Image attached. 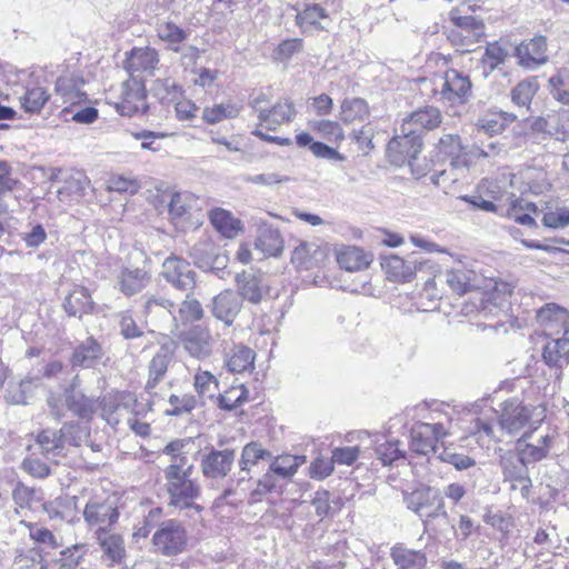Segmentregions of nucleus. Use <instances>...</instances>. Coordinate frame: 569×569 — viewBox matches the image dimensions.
Segmentation results:
<instances>
[{
  "label": "nucleus",
  "mask_w": 569,
  "mask_h": 569,
  "mask_svg": "<svg viewBox=\"0 0 569 569\" xmlns=\"http://www.w3.org/2000/svg\"><path fill=\"white\" fill-rule=\"evenodd\" d=\"M443 405L429 408L427 403L413 408L415 417L421 418L410 429V449L419 455L437 453V443L448 436L453 435L455 423L451 412Z\"/></svg>",
  "instance_id": "f257e3e1"
},
{
  "label": "nucleus",
  "mask_w": 569,
  "mask_h": 569,
  "mask_svg": "<svg viewBox=\"0 0 569 569\" xmlns=\"http://www.w3.org/2000/svg\"><path fill=\"white\" fill-rule=\"evenodd\" d=\"M469 76L457 69L447 68L421 81V90L436 101L449 106H461L471 94Z\"/></svg>",
  "instance_id": "f03ea898"
},
{
  "label": "nucleus",
  "mask_w": 569,
  "mask_h": 569,
  "mask_svg": "<svg viewBox=\"0 0 569 569\" xmlns=\"http://www.w3.org/2000/svg\"><path fill=\"white\" fill-rule=\"evenodd\" d=\"M193 471L179 470V466L166 467L163 470L169 506L179 510H194L199 513L202 507L196 503L200 497L201 488L191 479Z\"/></svg>",
  "instance_id": "7ed1b4c3"
},
{
  "label": "nucleus",
  "mask_w": 569,
  "mask_h": 569,
  "mask_svg": "<svg viewBox=\"0 0 569 569\" xmlns=\"http://www.w3.org/2000/svg\"><path fill=\"white\" fill-rule=\"evenodd\" d=\"M546 418V409L542 406H525L519 399L512 398L503 402L498 426L501 431L517 435L526 427L532 429Z\"/></svg>",
  "instance_id": "20e7f679"
},
{
  "label": "nucleus",
  "mask_w": 569,
  "mask_h": 569,
  "mask_svg": "<svg viewBox=\"0 0 569 569\" xmlns=\"http://www.w3.org/2000/svg\"><path fill=\"white\" fill-rule=\"evenodd\" d=\"M82 516L88 528L108 530L119 519L117 501L107 493L93 495L87 501Z\"/></svg>",
  "instance_id": "39448f33"
},
{
  "label": "nucleus",
  "mask_w": 569,
  "mask_h": 569,
  "mask_svg": "<svg viewBox=\"0 0 569 569\" xmlns=\"http://www.w3.org/2000/svg\"><path fill=\"white\" fill-rule=\"evenodd\" d=\"M403 502L410 511L425 519V521L441 515L447 516L440 491L429 486L418 487L410 492L405 491Z\"/></svg>",
  "instance_id": "423d86ee"
},
{
  "label": "nucleus",
  "mask_w": 569,
  "mask_h": 569,
  "mask_svg": "<svg viewBox=\"0 0 569 569\" xmlns=\"http://www.w3.org/2000/svg\"><path fill=\"white\" fill-rule=\"evenodd\" d=\"M556 437V429L537 425L518 440L517 452L529 463L538 462L548 456Z\"/></svg>",
  "instance_id": "0eeeda50"
},
{
  "label": "nucleus",
  "mask_w": 569,
  "mask_h": 569,
  "mask_svg": "<svg viewBox=\"0 0 569 569\" xmlns=\"http://www.w3.org/2000/svg\"><path fill=\"white\" fill-rule=\"evenodd\" d=\"M152 550L164 557H173L182 553L188 543V536L184 527L174 519L160 523L152 535Z\"/></svg>",
  "instance_id": "6e6552de"
},
{
  "label": "nucleus",
  "mask_w": 569,
  "mask_h": 569,
  "mask_svg": "<svg viewBox=\"0 0 569 569\" xmlns=\"http://www.w3.org/2000/svg\"><path fill=\"white\" fill-rule=\"evenodd\" d=\"M264 102H267V98L263 93H260L250 101V107L257 113L258 127L274 131L278 127L292 121L296 110L289 100H279L271 108L263 106Z\"/></svg>",
  "instance_id": "1a4fd4ad"
},
{
  "label": "nucleus",
  "mask_w": 569,
  "mask_h": 569,
  "mask_svg": "<svg viewBox=\"0 0 569 569\" xmlns=\"http://www.w3.org/2000/svg\"><path fill=\"white\" fill-rule=\"evenodd\" d=\"M422 149L421 134L417 129L402 122L400 133L395 136L387 146V152L393 163L408 162L410 166Z\"/></svg>",
  "instance_id": "9d476101"
},
{
  "label": "nucleus",
  "mask_w": 569,
  "mask_h": 569,
  "mask_svg": "<svg viewBox=\"0 0 569 569\" xmlns=\"http://www.w3.org/2000/svg\"><path fill=\"white\" fill-rule=\"evenodd\" d=\"M468 411L471 417L466 431L470 436H475L482 441L500 440L493 425L497 411L487 403V400L482 399L472 403Z\"/></svg>",
  "instance_id": "9b49d317"
},
{
  "label": "nucleus",
  "mask_w": 569,
  "mask_h": 569,
  "mask_svg": "<svg viewBox=\"0 0 569 569\" xmlns=\"http://www.w3.org/2000/svg\"><path fill=\"white\" fill-rule=\"evenodd\" d=\"M500 465L505 481L510 483V489L519 490L523 499H529L532 487L527 467L529 462L523 460L518 452H509L501 457Z\"/></svg>",
  "instance_id": "f8f14e48"
},
{
  "label": "nucleus",
  "mask_w": 569,
  "mask_h": 569,
  "mask_svg": "<svg viewBox=\"0 0 569 569\" xmlns=\"http://www.w3.org/2000/svg\"><path fill=\"white\" fill-rule=\"evenodd\" d=\"M116 108L126 117L142 114L147 111V91L142 79L132 77L122 83L120 100L116 103Z\"/></svg>",
  "instance_id": "ddd939ff"
},
{
  "label": "nucleus",
  "mask_w": 569,
  "mask_h": 569,
  "mask_svg": "<svg viewBox=\"0 0 569 569\" xmlns=\"http://www.w3.org/2000/svg\"><path fill=\"white\" fill-rule=\"evenodd\" d=\"M513 287L505 281H495L490 289L480 293L479 311L485 317H497L500 313H506L509 310Z\"/></svg>",
  "instance_id": "4468645a"
},
{
  "label": "nucleus",
  "mask_w": 569,
  "mask_h": 569,
  "mask_svg": "<svg viewBox=\"0 0 569 569\" xmlns=\"http://www.w3.org/2000/svg\"><path fill=\"white\" fill-rule=\"evenodd\" d=\"M161 274L174 288L182 291H190L196 286V272L189 262L174 256L163 261Z\"/></svg>",
  "instance_id": "2eb2a0df"
},
{
  "label": "nucleus",
  "mask_w": 569,
  "mask_h": 569,
  "mask_svg": "<svg viewBox=\"0 0 569 569\" xmlns=\"http://www.w3.org/2000/svg\"><path fill=\"white\" fill-rule=\"evenodd\" d=\"M518 64L528 70H535L548 61L547 39L542 36L522 41L515 49Z\"/></svg>",
  "instance_id": "dca6fc26"
},
{
  "label": "nucleus",
  "mask_w": 569,
  "mask_h": 569,
  "mask_svg": "<svg viewBox=\"0 0 569 569\" xmlns=\"http://www.w3.org/2000/svg\"><path fill=\"white\" fill-rule=\"evenodd\" d=\"M537 321L547 337L569 332V313L565 308L548 303L537 311Z\"/></svg>",
  "instance_id": "f3484780"
},
{
  "label": "nucleus",
  "mask_w": 569,
  "mask_h": 569,
  "mask_svg": "<svg viewBox=\"0 0 569 569\" xmlns=\"http://www.w3.org/2000/svg\"><path fill=\"white\" fill-rule=\"evenodd\" d=\"M234 462V451L231 449L216 450L202 456L200 468L202 475L210 479H222L232 469Z\"/></svg>",
  "instance_id": "a211bd4d"
},
{
  "label": "nucleus",
  "mask_w": 569,
  "mask_h": 569,
  "mask_svg": "<svg viewBox=\"0 0 569 569\" xmlns=\"http://www.w3.org/2000/svg\"><path fill=\"white\" fill-rule=\"evenodd\" d=\"M182 343L191 357L203 360L211 356L214 339L208 328L194 326L184 335Z\"/></svg>",
  "instance_id": "6ab92c4d"
},
{
  "label": "nucleus",
  "mask_w": 569,
  "mask_h": 569,
  "mask_svg": "<svg viewBox=\"0 0 569 569\" xmlns=\"http://www.w3.org/2000/svg\"><path fill=\"white\" fill-rule=\"evenodd\" d=\"M159 63L158 52L149 47L133 48L123 62L124 69L130 74V78L137 77L141 73L151 74Z\"/></svg>",
  "instance_id": "aec40b11"
},
{
  "label": "nucleus",
  "mask_w": 569,
  "mask_h": 569,
  "mask_svg": "<svg viewBox=\"0 0 569 569\" xmlns=\"http://www.w3.org/2000/svg\"><path fill=\"white\" fill-rule=\"evenodd\" d=\"M84 80L74 74L61 76L56 81V93L67 107H76L87 101V93L82 90Z\"/></svg>",
  "instance_id": "412c9836"
},
{
  "label": "nucleus",
  "mask_w": 569,
  "mask_h": 569,
  "mask_svg": "<svg viewBox=\"0 0 569 569\" xmlns=\"http://www.w3.org/2000/svg\"><path fill=\"white\" fill-rule=\"evenodd\" d=\"M326 259L327 249L315 241L300 242L291 256L292 263L305 270L321 266Z\"/></svg>",
  "instance_id": "4be33fe9"
},
{
  "label": "nucleus",
  "mask_w": 569,
  "mask_h": 569,
  "mask_svg": "<svg viewBox=\"0 0 569 569\" xmlns=\"http://www.w3.org/2000/svg\"><path fill=\"white\" fill-rule=\"evenodd\" d=\"M241 308V298L232 290H224L213 298L211 311L218 320L231 326Z\"/></svg>",
  "instance_id": "5701e85b"
},
{
  "label": "nucleus",
  "mask_w": 569,
  "mask_h": 569,
  "mask_svg": "<svg viewBox=\"0 0 569 569\" xmlns=\"http://www.w3.org/2000/svg\"><path fill=\"white\" fill-rule=\"evenodd\" d=\"M94 538L102 551V557L110 561V566L121 563L126 557L123 537L108 530L94 531Z\"/></svg>",
  "instance_id": "b1692460"
},
{
  "label": "nucleus",
  "mask_w": 569,
  "mask_h": 569,
  "mask_svg": "<svg viewBox=\"0 0 569 569\" xmlns=\"http://www.w3.org/2000/svg\"><path fill=\"white\" fill-rule=\"evenodd\" d=\"M296 24L302 33H313L326 29L325 21L329 19L325 8L319 4H307L302 10L295 8Z\"/></svg>",
  "instance_id": "393cba45"
},
{
  "label": "nucleus",
  "mask_w": 569,
  "mask_h": 569,
  "mask_svg": "<svg viewBox=\"0 0 569 569\" xmlns=\"http://www.w3.org/2000/svg\"><path fill=\"white\" fill-rule=\"evenodd\" d=\"M381 266L387 274V278L396 282L411 281L418 270L417 261H406L399 256L391 254L386 257Z\"/></svg>",
  "instance_id": "a878e982"
},
{
  "label": "nucleus",
  "mask_w": 569,
  "mask_h": 569,
  "mask_svg": "<svg viewBox=\"0 0 569 569\" xmlns=\"http://www.w3.org/2000/svg\"><path fill=\"white\" fill-rule=\"evenodd\" d=\"M390 556L397 569H425L428 563L422 550L410 549L403 545L392 547Z\"/></svg>",
  "instance_id": "bb28decb"
},
{
  "label": "nucleus",
  "mask_w": 569,
  "mask_h": 569,
  "mask_svg": "<svg viewBox=\"0 0 569 569\" xmlns=\"http://www.w3.org/2000/svg\"><path fill=\"white\" fill-rule=\"evenodd\" d=\"M39 386V378L27 377L20 381H10L6 390L4 399L10 405H27Z\"/></svg>",
  "instance_id": "cd10ccee"
},
{
  "label": "nucleus",
  "mask_w": 569,
  "mask_h": 569,
  "mask_svg": "<svg viewBox=\"0 0 569 569\" xmlns=\"http://www.w3.org/2000/svg\"><path fill=\"white\" fill-rule=\"evenodd\" d=\"M236 282L239 295L242 299H246L251 303H259L261 301L266 287L263 286L260 276L244 271L237 274Z\"/></svg>",
  "instance_id": "c85d7f7f"
},
{
  "label": "nucleus",
  "mask_w": 569,
  "mask_h": 569,
  "mask_svg": "<svg viewBox=\"0 0 569 569\" xmlns=\"http://www.w3.org/2000/svg\"><path fill=\"white\" fill-rule=\"evenodd\" d=\"M171 360L172 349L169 346H162L153 356L149 365V379L146 383L148 392H151L158 382L163 379Z\"/></svg>",
  "instance_id": "c756f323"
},
{
  "label": "nucleus",
  "mask_w": 569,
  "mask_h": 569,
  "mask_svg": "<svg viewBox=\"0 0 569 569\" xmlns=\"http://www.w3.org/2000/svg\"><path fill=\"white\" fill-rule=\"evenodd\" d=\"M150 281L148 272L141 268H123L119 274V289L126 296L140 292Z\"/></svg>",
  "instance_id": "7c9ffc66"
},
{
  "label": "nucleus",
  "mask_w": 569,
  "mask_h": 569,
  "mask_svg": "<svg viewBox=\"0 0 569 569\" xmlns=\"http://www.w3.org/2000/svg\"><path fill=\"white\" fill-rule=\"evenodd\" d=\"M63 308L69 316L81 318L93 309V301L86 288L77 287L66 297Z\"/></svg>",
  "instance_id": "2f4dec72"
},
{
  "label": "nucleus",
  "mask_w": 569,
  "mask_h": 569,
  "mask_svg": "<svg viewBox=\"0 0 569 569\" xmlns=\"http://www.w3.org/2000/svg\"><path fill=\"white\" fill-rule=\"evenodd\" d=\"M403 123L409 124L410 128L417 129L421 134L422 130L435 129L441 123V113L436 107H425L409 114L403 119Z\"/></svg>",
  "instance_id": "473e14b6"
},
{
  "label": "nucleus",
  "mask_w": 569,
  "mask_h": 569,
  "mask_svg": "<svg viewBox=\"0 0 569 569\" xmlns=\"http://www.w3.org/2000/svg\"><path fill=\"white\" fill-rule=\"evenodd\" d=\"M516 119L513 113L506 111L488 113L478 120L477 131L492 137L501 133Z\"/></svg>",
  "instance_id": "72a5a7b5"
},
{
  "label": "nucleus",
  "mask_w": 569,
  "mask_h": 569,
  "mask_svg": "<svg viewBox=\"0 0 569 569\" xmlns=\"http://www.w3.org/2000/svg\"><path fill=\"white\" fill-rule=\"evenodd\" d=\"M337 262L347 271H360L370 263L369 257L362 249L355 246H347L337 252Z\"/></svg>",
  "instance_id": "f704fd0d"
},
{
  "label": "nucleus",
  "mask_w": 569,
  "mask_h": 569,
  "mask_svg": "<svg viewBox=\"0 0 569 569\" xmlns=\"http://www.w3.org/2000/svg\"><path fill=\"white\" fill-rule=\"evenodd\" d=\"M66 405L68 409L82 419H89L98 409L99 403L71 388L66 391Z\"/></svg>",
  "instance_id": "c9c22d12"
},
{
  "label": "nucleus",
  "mask_w": 569,
  "mask_h": 569,
  "mask_svg": "<svg viewBox=\"0 0 569 569\" xmlns=\"http://www.w3.org/2000/svg\"><path fill=\"white\" fill-rule=\"evenodd\" d=\"M542 358L549 366L561 367L569 362V339L552 338L543 348Z\"/></svg>",
  "instance_id": "e433bc0d"
},
{
  "label": "nucleus",
  "mask_w": 569,
  "mask_h": 569,
  "mask_svg": "<svg viewBox=\"0 0 569 569\" xmlns=\"http://www.w3.org/2000/svg\"><path fill=\"white\" fill-rule=\"evenodd\" d=\"M152 92L162 103H176L183 98L184 90L177 80L166 77L153 81Z\"/></svg>",
  "instance_id": "4c0bfd02"
},
{
  "label": "nucleus",
  "mask_w": 569,
  "mask_h": 569,
  "mask_svg": "<svg viewBox=\"0 0 569 569\" xmlns=\"http://www.w3.org/2000/svg\"><path fill=\"white\" fill-rule=\"evenodd\" d=\"M254 352L252 349L239 345L228 353L226 366L229 371L241 373L253 368Z\"/></svg>",
  "instance_id": "58836bf2"
},
{
  "label": "nucleus",
  "mask_w": 569,
  "mask_h": 569,
  "mask_svg": "<svg viewBox=\"0 0 569 569\" xmlns=\"http://www.w3.org/2000/svg\"><path fill=\"white\" fill-rule=\"evenodd\" d=\"M254 247L266 256L277 257L282 252L283 240L277 229L262 228L256 239Z\"/></svg>",
  "instance_id": "ea45409f"
},
{
  "label": "nucleus",
  "mask_w": 569,
  "mask_h": 569,
  "mask_svg": "<svg viewBox=\"0 0 569 569\" xmlns=\"http://www.w3.org/2000/svg\"><path fill=\"white\" fill-rule=\"evenodd\" d=\"M242 110L240 102L228 100L203 109L202 117L208 123H218L224 119L237 118Z\"/></svg>",
  "instance_id": "a19ab883"
},
{
  "label": "nucleus",
  "mask_w": 569,
  "mask_h": 569,
  "mask_svg": "<svg viewBox=\"0 0 569 569\" xmlns=\"http://www.w3.org/2000/svg\"><path fill=\"white\" fill-rule=\"evenodd\" d=\"M101 347L92 338H88L73 352L72 365L84 368L93 367L101 358Z\"/></svg>",
  "instance_id": "79ce46f5"
},
{
  "label": "nucleus",
  "mask_w": 569,
  "mask_h": 569,
  "mask_svg": "<svg viewBox=\"0 0 569 569\" xmlns=\"http://www.w3.org/2000/svg\"><path fill=\"white\" fill-rule=\"evenodd\" d=\"M438 150L440 153L451 158V164L457 167L460 163L466 164L467 159L463 156V146L461 138L458 134L447 133L443 134L438 142Z\"/></svg>",
  "instance_id": "37998d69"
},
{
  "label": "nucleus",
  "mask_w": 569,
  "mask_h": 569,
  "mask_svg": "<svg viewBox=\"0 0 569 569\" xmlns=\"http://www.w3.org/2000/svg\"><path fill=\"white\" fill-rule=\"evenodd\" d=\"M37 442L42 450V453L48 458L58 457L64 448L63 433L60 430L46 429L37 437Z\"/></svg>",
  "instance_id": "c03bdc74"
},
{
  "label": "nucleus",
  "mask_w": 569,
  "mask_h": 569,
  "mask_svg": "<svg viewBox=\"0 0 569 569\" xmlns=\"http://www.w3.org/2000/svg\"><path fill=\"white\" fill-rule=\"evenodd\" d=\"M445 278L446 283L453 292L458 295H465L471 288H473V280L476 278V273L471 270L453 268L446 271Z\"/></svg>",
  "instance_id": "a18cd8bd"
},
{
  "label": "nucleus",
  "mask_w": 569,
  "mask_h": 569,
  "mask_svg": "<svg viewBox=\"0 0 569 569\" xmlns=\"http://www.w3.org/2000/svg\"><path fill=\"white\" fill-rule=\"evenodd\" d=\"M306 462L305 456L283 455L277 457L270 465L269 471L283 479L296 475L298 468Z\"/></svg>",
  "instance_id": "49530a36"
},
{
  "label": "nucleus",
  "mask_w": 569,
  "mask_h": 569,
  "mask_svg": "<svg viewBox=\"0 0 569 569\" xmlns=\"http://www.w3.org/2000/svg\"><path fill=\"white\" fill-rule=\"evenodd\" d=\"M269 456L270 452L263 449L257 442H250L246 445L242 449L241 458L239 460L241 476L238 481H243L246 479V476L249 473L250 468L254 466L260 459H264L266 457Z\"/></svg>",
  "instance_id": "de8ad7c7"
},
{
  "label": "nucleus",
  "mask_w": 569,
  "mask_h": 569,
  "mask_svg": "<svg viewBox=\"0 0 569 569\" xmlns=\"http://www.w3.org/2000/svg\"><path fill=\"white\" fill-rule=\"evenodd\" d=\"M214 249L213 243L209 240L199 241L191 248L190 257L199 268H212L216 263H219V257Z\"/></svg>",
  "instance_id": "09e8293b"
},
{
  "label": "nucleus",
  "mask_w": 569,
  "mask_h": 569,
  "mask_svg": "<svg viewBox=\"0 0 569 569\" xmlns=\"http://www.w3.org/2000/svg\"><path fill=\"white\" fill-rule=\"evenodd\" d=\"M193 387L200 399H213L219 381L210 371L199 369L193 378Z\"/></svg>",
  "instance_id": "8fccbe9b"
},
{
  "label": "nucleus",
  "mask_w": 569,
  "mask_h": 569,
  "mask_svg": "<svg viewBox=\"0 0 569 569\" xmlns=\"http://www.w3.org/2000/svg\"><path fill=\"white\" fill-rule=\"evenodd\" d=\"M376 456L383 466L391 465L402 457V450L399 448V441L387 440L383 436L376 435Z\"/></svg>",
  "instance_id": "3c124183"
},
{
  "label": "nucleus",
  "mask_w": 569,
  "mask_h": 569,
  "mask_svg": "<svg viewBox=\"0 0 569 569\" xmlns=\"http://www.w3.org/2000/svg\"><path fill=\"white\" fill-rule=\"evenodd\" d=\"M43 556L39 548L21 550L14 557L11 569H46Z\"/></svg>",
  "instance_id": "603ef678"
},
{
  "label": "nucleus",
  "mask_w": 569,
  "mask_h": 569,
  "mask_svg": "<svg viewBox=\"0 0 569 569\" xmlns=\"http://www.w3.org/2000/svg\"><path fill=\"white\" fill-rule=\"evenodd\" d=\"M210 221L219 232L228 238L234 237L239 230V221L230 212L220 208L211 211Z\"/></svg>",
  "instance_id": "864d4df0"
},
{
  "label": "nucleus",
  "mask_w": 569,
  "mask_h": 569,
  "mask_svg": "<svg viewBox=\"0 0 569 569\" xmlns=\"http://www.w3.org/2000/svg\"><path fill=\"white\" fill-rule=\"evenodd\" d=\"M49 100L47 90L42 87L27 89L20 97L21 108L29 113H39L46 102Z\"/></svg>",
  "instance_id": "5fc2aeb1"
},
{
  "label": "nucleus",
  "mask_w": 569,
  "mask_h": 569,
  "mask_svg": "<svg viewBox=\"0 0 569 569\" xmlns=\"http://www.w3.org/2000/svg\"><path fill=\"white\" fill-rule=\"evenodd\" d=\"M186 442L183 440H173L163 448V453L170 457V463L167 467L179 466V470L193 471V463L183 451Z\"/></svg>",
  "instance_id": "6e6d98bb"
},
{
  "label": "nucleus",
  "mask_w": 569,
  "mask_h": 569,
  "mask_svg": "<svg viewBox=\"0 0 569 569\" xmlns=\"http://www.w3.org/2000/svg\"><path fill=\"white\" fill-rule=\"evenodd\" d=\"M157 36L160 40L170 44H179L188 38L189 32L174 22L161 20L156 27Z\"/></svg>",
  "instance_id": "4d7b16f0"
},
{
  "label": "nucleus",
  "mask_w": 569,
  "mask_h": 569,
  "mask_svg": "<svg viewBox=\"0 0 569 569\" xmlns=\"http://www.w3.org/2000/svg\"><path fill=\"white\" fill-rule=\"evenodd\" d=\"M537 90L538 84L533 78L523 80L511 90V101L520 108H529Z\"/></svg>",
  "instance_id": "13d9d810"
},
{
  "label": "nucleus",
  "mask_w": 569,
  "mask_h": 569,
  "mask_svg": "<svg viewBox=\"0 0 569 569\" xmlns=\"http://www.w3.org/2000/svg\"><path fill=\"white\" fill-rule=\"evenodd\" d=\"M369 113L367 102L360 98L346 99L341 103V119L345 122L363 120Z\"/></svg>",
  "instance_id": "bf43d9fd"
},
{
  "label": "nucleus",
  "mask_w": 569,
  "mask_h": 569,
  "mask_svg": "<svg viewBox=\"0 0 569 569\" xmlns=\"http://www.w3.org/2000/svg\"><path fill=\"white\" fill-rule=\"evenodd\" d=\"M144 312L147 316H159L162 312H167L172 318L174 326H178V317L176 315L174 303L170 299H167L162 296L158 295L149 298L144 303Z\"/></svg>",
  "instance_id": "052dcab7"
},
{
  "label": "nucleus",
  "mask_w": 569,
  "mask_h": 569,
  "mask_svg": "<svg viewBox=\"0 0 569 569\" xmlns=\"http://www.w3.org/2000/svg\"><path fill=\"white\" fill-rule=\"evenodd\" d=\"M89 548L86 543H76L60 552V569H74L84 559Z\"/></svg>",
  "instance_id": "680f3d73"
},
{
  "label": "nucleus",
  "mask_w": 569,
  "mask_h": 569,
  "mask_svg": "<svg viewBox=\"0 0 569 569\" xmlns=\"http://www.w3.org/2000/svg\"><path fill=\"white\" fill-rule=\"evenodd\" d=\"M542 224L547 228L558 229L569 226V208L552 207L547 204L545 208Z\"/></svg>",
  "instance_id": "e2e57ef3"
},
{
  "label": "nucleus",
  "mask_w": 569,
  "mask_h": 569,
  "mask_svg": "<svg viewBox=\"0 0 569 569\" xmlns=\"http://www.w3.org/2000/svg\"><path fill=\"white\" fill-rule=\"evenodd\" d=\"M458 30H452L451 37H463L466 39L478 38L483 34V26L472 17H460L457 19Z\"/></svg>",
  "instance_id": "0e129e2a"
},
{
  "label": "nucleus",
  "mask_w": 569,
  "mask_h": 569,
  "mask_svg": "<svg viewBox=\"0 0 569 569\" xmlns=\"http://www.w3.org/2000/svg\"><path fill=\"white\" fill-rule=\"evenodd\" d=\"M26 526L29 529V537L34 543L49 549H57L61 546V542L49 529L34 523H27Z\"/></svg>",
  "instance_id": "69168bd1"
},
{
  "label": "nucleus",
  "mask_w": 569,
  "mask_h": 569,
  "mask_svg": "<svg viewBox=\"0 0 569 569\" xmlns=\"http://www.w3.org/2000/svg\"><path fill=\"white\" fill-rule=\"evenodd\" d=\"M248 391L243 386L231 387L217 398L218 405L224 410H232L247 400Z\"/></svg>",
  "instance_id": "338daca9"
},
{
  "label": "nucleus",
  "mask_w": 569,
  "mask_h": 569,
  "mask_svg": "<svg viewBox=\"0 0 569 569\" xmlns=\"http://www.w3.org/2000/svg\"><path fill=\"white\" fill-rule=\"evenodd\" d=\"M176 315L178 321L193 322L203 317V309L197 299H186L178 309L176 308Z\"/></svg>",
  "instance_id": "774afa93"
}]
</instances>
